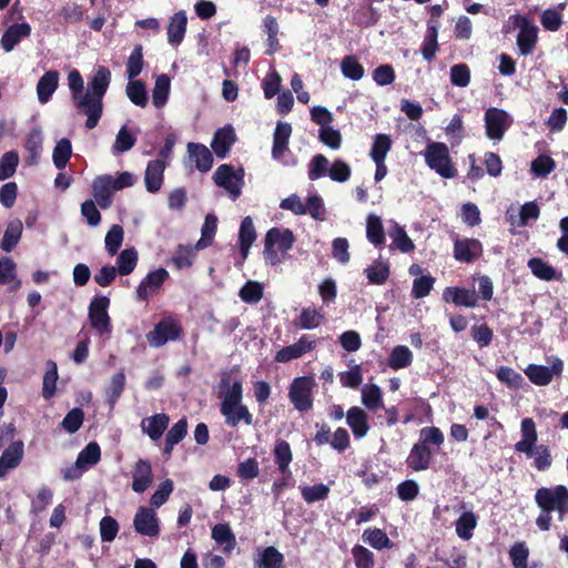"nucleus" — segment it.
Listing matches in <instances>:
<instances>
[{"instance_id":"obj_18","label":"nucleus","mask_w":568,"mask_h":568,"mask_svg":"<svg viewBox=\"0 0 568 568\" xmlns=\"http://www.w3.org/2000/svg\"><path fill=\"white\" fill-rule=\"evenodd\" d=\"M24 455V445L18 440L9 445L2 455L0 456V478L7 476V474L17 468Z\"/></svg>"},{"instance_id":"obj_24","label":"nucleus","mask_w":568,"mask_h":568,"mask_svg":"<svg viewBox=\"0 0 568 568\" xmlns=\"http://www.w3.org/2000/svg\"><path fill=\"white\" fill-rule=\"evenodd\" d=\"M460 509H463V513L455 523V531L460 539L469 540L478 525V517L474 511L466 510L465 503L460 504Z\"/></svg>"},{"instance_id":"obj_34","label":"nucleus","mask_w":568,"mask_h":568,"mask_svg":"<svg viewBox=\"0 0 568 568\" xmlns=\"http://www.w3.org/2000/svg\"><path fill=\"white\" fill-rule=\"evenodd\" d=\"M212 538L225 554H230L236 546L235 535L227 524L215 525L212 528Z\"/></svg>"},{"instance_id":"obj_27","label":"nucleus","mask_w":568,"mask_h":568,"mask_svg":"<svg viewBox=\"0 0 568 568\" xmlns=\"http://www.w3.org/2000/svg\"><path fill=\"white\" fill-rule=\"evenodd\" d=\"M346 422L356 438H363L369 430L368 416L366 412L357 406L349 408L346 413Z\"/></svg>"},{"instance_id":"obj_47","label":"nucleus","mask_w":568,"mask_h":568,"mask_svg":"<svg viewBox=\"0 0 568 568\" xmlns=\"http://www.w3.org/2000/svg\"><path fill=\"white\" fill-rule=\"evenodd\" d=\"M22 234V223L19 220L11 221L3 234L1 248L6 252L12 251V248L18 244Z\"/></svg>"},{"instance_id":"obj_23","label":"nucleus","mask_w":568,"mask_h":568,"mask_svg":"<svg viewBox=\"0 0 568 568\" xmlns=\"http://www.w3.org/2000/svg\"><path fill=\"white\" fill-rule=\"evenodd\" d=\"M31 26L27 22L11 24L2 34L1 47L6 52H11L21 40L29 38Z\"/></svg>"},{"instance_id":"obj_45","label":"nucleus","mask_w":568,"mask_h":568,"mask_svg":"<svg viewBox=\"0 0 568 568\" xmlns=\"http://www.w3.org/2000/svg\"><path fill=\"white\" fill-rule=\"evenodd\" d=\"M364 542L368 544L371 547L377 550H382L385 548H392L393 542L388 538V536L378 528H368L363 532Z\"/></svg>"},{"instance_id":"obj_53","label":"nucleus","mask_w":568,"mask_h":568,"mask_svg":"<svg viewBox=\"0 0 568 568\" xmlns=\"http://www.w3.org/2000/svg\"><path fill=\"white\" fill-rule=\"evenodd\" d=\"M300 491L303 499L307 504L325 500L329 494V487L324 484H317L313 486H300Z\"/></svg>"},{"instance_id":"obj_30","label":"nucleus","mask_w":568,"mask_h":568,"mask_svg":"<svg viewBox=\"0 0 568 568\" xmlns=\"http://www.w3.org/2000/svg\"><path fill=\"white\" fill-rule=\"evenodd\" d=\"M187 17L184 10L174 13L168 26V42L172 45H179L184 39L186 32Z\"/></svg>"},{"instance_id":"obj_12","label":"nucleus","mask_w":568,"mask_h":568,"mask_svg":"<svg viewBox=\"0 0 568 568\" xmlns=\"http://www.w3.org/2000/svg\"><path fill=\"white\" fill-rule=\"evenodd\" d=\"M486 132L491 140H501L511 124L510 115L504 110L490 108L485 113Z\"/></svg>"},{"instance_id":"obj_33","label":"nucleus","mask_w":568,"mask_h":568,"mask_svg":"<svg viewBox=\"0 0 568 568\" xmlns=\"http://www.w3.org/2000/svg\"><path fill=\"white\" fill-rule=\"evenodd\" d=\"M256 240V232L253 220L250 216L244 217L240 226L239 245L243 261L247 258L250 247Z\"/></svg>"},{"instance_id":"obj_11","label":"nucleus","mask_w":568,"mask_h":568,"mask_svg":"<svg viewBox=\"0 0 568 568\" xmlns=\"http://www.w3.org/2000/svg\"><path fill=\"white\" fill-rule=\"evenodd\" d=\"M171 154V146L170 144H165L164 148L160 151V158L151 161L148 164L146 171H145V186L149 192H156L161 189L162 182H163V172L165 169V161L169 155Z\"/></svg>"},{"instance_id":"obj_4","label":"nucleus","mask_w":568,"mask_h":568,"mask_svg":"<svg viewBox=\"0 0 568 568\" xmlns=\"http://www.w3.org/2000/svg\"><path fill=\"white\" fill-rule=\"evenodd\" d=\"M511 29H518L516 38L518 53L523 57L532 54L538 42V27L525 16L513 14L505 22L503 31L509 33Z\"/></svg>"},{"instance_id":"obj_44","label":"nucleus","mask_w":568,"mask_h":568,"mask_svg":"<svg viewBox=\"0 0 568 568\" xmlns=\"http://www.w3.org/2000/svg\"><path fill=\"white\" fill-rule=\"evenodd\" d=\"M171 81L166 74H160L155 79V85L152 92V100L155 108H162L170 93Z\"/></svg>"},{"instance_id":"obj_62","label":"nucleus","mask_w":568,"mask_h":568,"mask_svg":"<svg viewBox=\"0 0 568 568\" xmlns=\"http://www.w3.org/2000/svg\"><path fill=\"white\" fill-rule=\"evenodd\" d=\"M349 243L345 237H336L332 242V256L338 263L345 265L351 260Z\"/></svg>"},{"instance_id":"obj_7","label":"nucleus","mask_w":568,"mask_h":568,"mask_svg":"<svg viewBox=\"0 0 568 568\" xmlns=\"http://www.w3.org/2000/svg\"><path fill=\"white\" fill-rule=\"evenodd\" d=\"M562 371V361L559 357H552L550 359L549 367L530 364L525 368L524 373L532 384L537 386H547L552 382L554 377L561 376Z\"/></svg>"},{"instance_id":"obj_31","label":"nucleus","mask_w":568,"mask_h":568,"mask_svg":"<svg viewBox=\"0 0 568 568\" xmlns=\"http://www.w3.org/2000/svg\"><path fill=\"white\" fill-rule=\"evenodd\" d=\"M189 161L194 163L195 168L201 172H207L213 164V156L205 144H187Z\"/></svg>"},{"instance_id":"obj_22","label":"nucleus","mask_w":568,"mask_h":568,"mask_svg":"<svg viewBox=\"0 0 568 568\" xmlns=\"http://www.w3.org/2000/svg\"><path fill=\"white\" fill-rule=\"evenodd\" d=\"M483 252L481 243L474 239L456 240L454 244V257L464 263L477 258Z\"/></svg>"},{"instance_id":"obj_49","label":"nucleus","mask_w":568,"mask_h":568,"mask_svg":"<svg viewBox=\"0 0 568 568\" xmlns=\"http://www.w3.org/2000/svg\"><path fill=\"white\" fill-rule=\"evenodd\" d=\"M413 362V353L407 346H396L388 358V365L393 369H399L407 367Z\"/></svg>"},{"instance_id":"obj_51","label":"nucleus","mask_w":568,"mask_h":568,"mask_svg":"<svg viewBox=\"0 0 568 568\" xmlns=\"http://www.w3.org/2000/svg\"><path fill=\"white\" fill-rule=\"evenodd\" d=\"M101 457L100 446L97 443H90L87 447L80 452L77 463L83 470L90 466L95 465Z\"/></svg>"},{"instance_id":"obj_29","label":"nucleus","mask_w":568,"mask_h":568,"mask_svg":"<svg viewBox=\"0 0 568 568\" xmlns=\"http://www.w3.org/2000/svg\"><path fill=\"white\" fill-rule=\"evenodd\" d=\"M59 85V73L58 71H47L38 81L37 95L41 104H45L50 101L51 97L55 92Z\"/></svg>"},{"instance_id":"obj_36","label":"nucleus","mask_w":568,"mask_h":568,"mask_svg":"<svg viewBox=\"0 0 568 568\" xmlns=\"http://www.w3.org/2000/svg\"><path fill=\"white\" fill-rule=\"evenodd\" d=\"M389 237L392 239L390 248H396L402 253H409L415 250L412 239L407 235L404 227L396 222L393 223V227L389 230Z\"/></svg>"},{"instance_id":"obj_56","label":"nucleus","mask_w":568,"mask_h":568,"mask_svg":"<svg viewBox=\"0 0 568 568\" xmlns=\"http://www.w3.org/2000/svg\"><path fill=\"white\" fill-rule=\"evenodd\" d=\"M540 23L545 30L556 32L564 23L562 14L557 9L548 8L540 14Z\"/></svg>"},{"instance_id":"obj_58","label":"nucleus","mask_w":568,"mask_h":568,"mask_svg":"<svg viewBox=\"0 0 568 568\" xmlns=\"http://www.w3.org/2000/svg\"><path fill=\"white\" fill-rule=\"evenodd\" d=\"M556 168L555 161L549 156L541 154L531 161L530 170L538 178H546Z\"/></svg>"},{"instance_id":"obj_10","label":"nucleus","mask_w":568,"mask_h":568,"mask_svg":"<svg viewBox=\"0 0 568 568\" xmlns=\"http://www.w3.org/2000/svg\"><path fill=\"white\" fill-rule=\"evenodd\" d=\"M315 382L312 377L295 378L290 388V399L294 407L300 412H306L312 408V389Z\"/></svg>"},{"instance_id":"obj_26","label":"nucleus","mask_w":568,"mask_h":568,"mask_svg":"<svg viewBox=\"0 0 568 568\" xmlns=\"http://www.w3.org/2000/svg\"><path fill=\"white\" fill-rule=\"evenodd\" d=\"M221 414L225 417V423L231 427H236L240 422L246 425L253 423V416L248 408L241 403L221 406Z\"/></svg>"},{"instance_id":"obj_55","label":"nucleus","mask_w":568,"mask_h":568,"mask_svg":"<svg viewBox=\"0 0 568 568\" xmlns=\"http://www.w3.org/2000/svg\"><path fill=\"white\" fill-rule=\"evenodd\" d=\"M528 266L531 273L540 280L550 281L556 278V270L541 258H530Z\"/></svg>"},{"instance_id":"obj_28","label":"nucleus","mask_w":568,"mask_h":568,"mask_svg":"<svg viewBox=\"0 0 568 568\" xmlns=\"http://www.w3.org/2000/svg\"><path fill=\"white\" fill-rule=\"evenodd\" d=\"M443 298L448 303L466 307H475L477 305L475 291L463 287H446L443 293Z\"/></svg>"},{"instance_id":"obj_63","label":"nucleus","mask_w":568,"mask_h":568,"mask_svg":"<svg viewBox=\"0 0 568 568\" xmlns=\"http://www.w3.org/2000/svg\"><path fill=\"white\" fill-rule=\"evenodd\" d=\"M125 387V375L120 372L112 376L110 385L108 387V397L110 404L113 406L122 395Z\"/></svg>"},{"instance_id":"obj_19","label":"nucleus","mask_w":568,"mask_h":568,"mask_svg":"<svg viewBox=\"0 0 568 568\" xmlns=\"http://www.w3.org/2000/svg\"><path fill=\"white\" fill-rule=\"evenodd\" d=\"M316 342L308 336H302L296 343L283 347L275 355V361L286 363L300 358L315 347Z\"/></svg>"},{"instance_id":"obj_42","label":"nucleus","mask_w":568,"mask_h":568,"mask_svg":"<svg viewBox=\"0 0 568 568\" xmlns=\"http://www.w3.org/2000/svg\"><path fill=\"white\" fill-rule=\"evenodd\" d=\"M274 459L278 470L285 474L293 459V454L290 444L283 439H278L274 446Z\"/></svg>"},{"instance_id":"obj_6","label":"nucleus","mask_w":568,"mask_h":568,"mask_svg":"<svg viewBox=\"0 0 568 568\" xmlns=\"http://www.w3.org/2000/svg\"><path fill=\"white\" fill-rule=\"evenodd\" d=\"M110 300L106 296L94 297L89 306V321L99 335H110L112 332L111 320L108 314Z\"/></svg>"},{"instance_id":"obj_61","label":"nucleus","mask_w":568,"mask_h":568,"mask_svg":"<svg viewBox=\"0 0 568 568\" xmlns=\"http://www.w3.org/2000/svg\"><path fill=\"white\" fill-rule=\"evenodd\" d=\"M19 163V156L16 152H7L0 159V181L7 180L12 176Z\"/></svg>"},{"instance_id":"obj_46","label":"nucleus","mask_w":568,"mask_h":568,"mask_svg":"<svg viewBox=\"0 0 568 568\" xmlns=\"http://www.w3.org/2000/svg\"><path fill=\"white\" fill-rule=\"evenodd\" d=\"M138 264V252L134 247L123 250L116 258V271L121 275H129Z\"/></svg>"},{"instance_id":"obj_9","label":"nucleus","mask_w":568,"mask_h":568,"mask_svg":"<svg viewBox=\"0 0 568 568\" xmlns=\"http://www.w3.org/2000/svg\"><path fill=\"white\" fill-rule=\"evenodd\" d=\"M182 327L173 317L160 321L153 331L146 334V339L152 347H161L169 341H175L181 336Z\"/></svg>"},{"instance_id":"obj_52","label":"nucleus","mask_w":568,"mask_h":568,"mask_svg":"<svg viewBox=\"0 0 568 568\" xmlns=\"http://www.w3.org/2000/svg\"><path fill=\"white\" fill-rule=\"evenodd\" d=\"M124 239V231L121 225L114 224L110 227L108 231L105 239H104V245L106 252L113 256L118 253L119 248L121 247Z\"/></svg>"},{"instance_id":"obj_35","label":"nucleus","mask_w":568,"mask_h":568,"mask_svg":"<svg viewBox=\"0 0 568 568\" xmlns=\"http://www.w3.org/2000/svg\"><path fill=\"white\" fill-rule=\"evenodd\" d=\"M366 237L376 247L385 244V233L382 219L376 214H368L366 219Z\"/></svg>"},{"instance_id":"obj_57","label":"nucleus","mask_w":568,"mask_h":568,"mask_svg":"<svg viewBox=\"0 0 568 568\" xmlns=\"http://www.w3.org/2000/svg\"><path fill=\"white\" fill-rule=\"evenodd\" d=\"M143 69V52L141 45H135L126 62V75L134 80Z\"/></svg>"},{"instance_id":"obj_25","label":"nucleus","mask_w":568,"mask_h":568,"mask_svg":"<svg viewBox=\"0 0 568 568\" xmlns=\"http://www.w3.org/2000/svg\"><path fill=\"white\" fill-rule=\"evenodd\" d=\"M170 418L164 413H159L150 417H145L141 422L142 432L145 433L153 442L159 440L164 430L169 426Z\"/></svg>"},{"instance_id":"obj_21","label":"nucleus","mask_w":568,"mask_h":568,"mask_svg":"<svg viewBox=\"0 0 568 568\" xmlns=\"http://www.w3.org/2000/svg\"><path fill=\"white\" fill-rule=\"evenodd\" d=\"M264 242L286 255L293 247L295 236L288 229L272 227L267 231Z\"/></svg>"},{"instance_id":"obj_13","label":"nucleus","mask_w":568,"mask_h":568,"mask_svg":"<svg viewBox=\"0 0 568 568\" xmlns=\"http://www.w3.org/2000/svg\"><path fill=\"white\" fill-rule=\"evenodd\" d=\"M133 526L142 536L156 538L160 534L159 518L152 508L140 507L134 516Z\"/></svg>"},{"instance_id":"obj_8","label":"nucleus","mask_w":568,"mask_h":568,"mask_svg":"<svg viewBox=\"0 0 568 568\" xmlns=\"http://www.w3.org/2000/svg\"><path fill=\"white\" fill-rule=\"evenodd\" d=\"M426 162L443 178H453L456 171L450 162L448 149L445 144H428L425 152Z\"/></svg>"},{"instance_id":"obj_2","label":"nucleus","mask_w":568,"mask_h":568,"mask_svg":"<svg viewBox=\"0 0 568 568\" xmlns=\"http://www.w3.org/2000/svg\"><path fill=\"white\" fill-rule=\"evenodd\" d=\"M535 501L540 508V514L536 518V525L544 531L549 530L551 527L552 511L558 514L559 520H564L568 514V489L562 485L537 489Z\"/></svg>"},{"instance_id":"obj_3","label":"nucleus","mask_w":568,"mask_h":568,"mask_svg":"<svg viewBox=\"0 0 568 568\" xmlns=\"http://www.w3.org/2000/svg\"><path fill=\"white\" fill-rule=\"evenodd\" d=\"M445 440L443 432L437 427H424L419 432V440L413 445L406 464L414 471L429 468L434 452L430 446L440 447Z\"/></svg>"},{"instance_id":"obj_17","label":"nucleus","mask_w":568,"mask_h":568,"mask_svg":"<svg viewBox=\"0 0 568 568\" xmlns=\"http://www.w3.org/2000/svg\"><path fill=\"white\" fill-rule=\"evenodd\" d=\"M113 176L109 174L99 175L92 184V195L101 209H108L113 201Z\"/></svg>"},{"instance_id":"obj_43","label":"nucleus","mask_w":568,"mask_h":568,"mask_svg":"<svg viewBox=\"0 0 568 568\" xmlns=\"http://www.w3.org/2000/svg\"><path fill=\"white\" fill-rule=\"evenodd\" d=\"M264 295V285L257 281H247L239 292L240 298L247 304H257Z\"/></svg>"},{"instance_id":"obj_32","label":"nucleus","mask_w":568,"mask_h":568,"mask_svg":"<svg viewBox=\"0 0 568 568\" xmlns=\"http://www.w3.org/2000/svg\"><path fill=\"white\" fill-rule=\"evenodd\" d=\"M438 29H439L438 21L430 19L427 22V31L424 37V41H423V45H422V54L426 61H430L435 57V54L438 50V43H437Z\"/></svg>"},{"instance_id":"obj_1","label":"nucleus","mask_w":568,"mask_h":568,"mask_svg":"<svg viewBox=\"0 0 568 568\" xmlns=\"http://www.w3.org/2000/svg\"><path fill=\"white\" fill-rule=\"evenodd\" d=\"M67 80L74 108L80 114L87 116L85 128L94 129L102 116L103 97L111 82L110 70L103 65L97 67L88 78L87 89L83 78L77 69H72L68 73Z\"/></svg>"},{"instance_id":"obj_39","label":"nucleus","mask_w":568,"mask_h":568,"mask_svg":"<svg viewBox=\"0 0 568 568\" xmlns=\"http://www.w3.org/2000/svg\"><path fill=\"white\" fill-rule=\"evenodd\" d=\"M364 273L371 284L383 285L389 277V263L378 258L367 266Z\"/></svg>"},{"instance_id":"obj_14","label":"nucleus","mask_w":568,"mask_h":568,"mask_svg":"<svg viewBox=\"0 0 568 568\" xmlns=\"http://www.w3.org/2000/svg\"><path fill=\"white\" fill-rule=\"evenodd\" d=\"M169 272L163 267L148 273V275L140 282L136 288V298L143 302L149 301L160 291L161 286L169 278Z\"/></svg>"},{"instance_id":"obj_16","label":"nucleus","mask_w":568,"mask_h":568,"mask_svg":"<svg viewBox=\"0 0 568 568\" xmlns=\"http://www.w3.org/2000/svg\"><path fill=\"white\" fill-rule=\"evenodd\" d=\"M521 439L515 444V450L532 457L534 448L537 446L538 433L532 418L526 417L520 422Z\"/></svg>"},{"instance_id":"obj_41","label":"nucleus","mask_w":568,"mask_h":568,"mask_svg":"<svg viewBox=\"0 0 568 568\" xmlns=\"http://www.w3.org/2000/svg\"><path fill=\"white\" fill-rule=\"evenodd\" d=\"M324 321L325 315L321 308L304 307L301 311L297 325L303 329H313L322 325Z\"/></svg>"},{"instance_id":"obj_15","label":"nucleus","mask_w":568,"mask_h":568,"mask_svg":"<svg viewBox=\"0 0 568 568\" xmlns=\"http://www.w3.org/2000/svg\"><path fill=\"white\" fill-rule=\"evenodd\" d=\"M242 393V382L240 379L232 381L230 373H223L219 383V398L222 400L221 406L241 403Z\"/></svg>"},{"instance_id":"obj_38","label":"nucleus","mask_w":568,"mask_h":568,"mask_svg":"<svg viewBox=\"0 0 568 568\" xmlns=\"http://www.w3.org/2000/svg\"><path fill=\"white\" fill-rule=\"evenodd\" d=\"M362 403L371 412H376L384 407L383 394L375 384H365L361 390Z\"/></svg>"},{"instance_id":"obj_48","label":"nucleus","mask_w":568,"mask_h":568,"mask_svg":"<svg viewBox=\"0 0 568 568\" xmlns=\"http://www.w3.org/2000/svg\"><path fill=\"white\" fill-rule=\"evenodd\" d=\"M342 74L353 81H358L364 77V67L354 55H346L341 62Z\"/></svg>"},{"instance_id":"obj_60","label":"nucleus","mask_w":568,"mask_h":568,"mask_svg":"<svg viewBox=\"0 0 568 568\" xmlns=\"http://www.w3.org/2000/svg\"><path fill=\"white\" fill-rule=\"evenodd\" d=\"M217 220L214 215H207L202 226V237L197 241L195 248L201 250L211 244V241L216 231Z\"/></svg>"},{"instance_id":"obj_59","label":"nucleus","mask_w":568,"mask_h":568,"mask_svg":"<svg viewBox=\"0 0 568 568\" xmlns=\"http://www.w3.org/2000/svg\"><path fill=\"white\" fill-rule=\"evenodd\" d=\"M352 556L356 568H373L374 554L364 546L355 545L352 548Z\"/></svg>"},{"instance_id":"obj_40","label":"nucleus","mask_w":568,"mask_h":568,"mask_svg":"<svg viewBox=\"0 0 568 568\" xmlns=\"http://www.w3.org/2000/svg\"><path fill=\"white\" fill-rule=\"evenodd\" d=\"M187 434V422L185 418L176 422L165 436L164 454L170 457L175 445H178Z\"/></svg>"},{"instance_id":"obj_54","label":"nucleus","mask_w":568,"mask_h":568,"mask_svg":"<svg viewBox=\"0 0 568 568\" xmlns=\"http://www.w3.org/2000/svg\"><path fill=\"white\" fill-rule=\"evenodd\" d=\"M45 374L43 376L42 395L45 399L51 398L55 393V384L58 379V368L53 361H48Z\"/></svg>"},{"instance_id":"obj_64","label":"nucleus","mask_w":568,"mask_h":568,"mask_svg":"<svg viewBox=\"0 0 568 568\" xmlns=\"http://www.w3.org/2000/svg\"><path fill=\"white\" fill-rule=\"evenodd\" d=\"M529 550L524 542H516L509 551V557L515 568H527Z\"/></svg>"},{"instance_id":"obj_5","label":"nucleus","mask_w":568,"mask_h":568,"mask_svg":"<svg viewBox=\"0 0 568 568\" xmlns=\"http://www.w3.org/2000/svg\"><path fill=\"white\" fill-rule=\"evenodd\" d=\"M215 184L226 191L232 201L237 200L244 186V170L234 169L229 164L220 165L214 174Z\"/></svg>"},{"instance_id":"obj_20","label":"nucleus","mask_w":568,"mask_h":568,"mask_svg":"<svg viewBox=\"0 0 568 568\" xmlns=\"http://www.w3.org/2000/svg\"><path fill=\"white\" fill-rule=\"evenodd\" d=\"M132 489L138 493H144L153 483V471L150 462L139 459L132 469Z\"/></svg>"},{"instance_id":"obj_50","label":"nucleus","mask_w":568,"mask_h":568,"mask_svg":"<svg viewBox=\"0 0 568 568\" xmlns=\"http://www.w3.org/2000/svg\"><path fill=\"white\" fill-rule=\"evenodd\" d=\"M125 91L128 98L133 104L141 108H144L148 104V93L141 81L129 80Z\"/></svg>"},{"instance_id":"obj_37","label":"nucleus","mask_w":568,"mask_h":568,"mask_svg":"<svg viewBox=\"0 0 568 568\" xmlns=\"http://www.w3.org/2000/svg\"><path fill=\"white\" fill-rule=\"evenodd\" d=\"M254 562L256 568H282L284 556L274 546H268L258 552Z\"/></svg>"}]
</instances>
